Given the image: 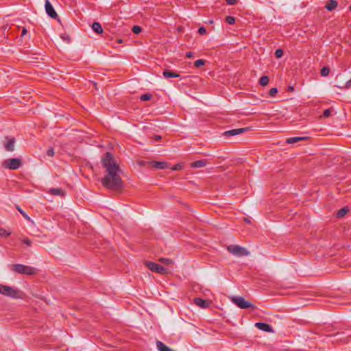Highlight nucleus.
Wrapping results in <instances>:
<instances>
[{
    "label": "nucleus",
    "mask_w": 351,
    "mask_h": 351,
    "mask_svg": "<svg viewBox=\"0 0 351 351\" xmlns=\"http://www.w3.org/2000/svg\"><path fill=\"white\" fill-rule=\"evenodd\" d=\"M153 167L158 169H165L169 168V165L166 162H152Z\"/></svg>",
    "instance_id": "4468645a"
},
{
    "label": "nucleus",
    "mask_w": 351,
    "mask_h": 351,
    "mask_svg": "<svg viewBox=\"0 0 351 351\" xmlns=\"http://www.w3.org/2000/svg\"><path fill=\"white\" fill-rule=\"evenodd\" d=\"M141 31H142V28H141L140 26L134 25V26H133V27H132V32H133L135 34H139L140 32H141Z\"/></svg>",
    "instance_id": "c756f323"
},
{
    "label": "nucleus",
    "mask_w": 351,
    "mask_h": 351,
    "mask_svg": "<svg viewBox=\"0 0 351 351\" xmlns=\"http://www.w3.org/2000/svg\"><path fill=\"white\" fill-rule=\"evenodd\" d=\"M350 86H351V79L350 80H348V82H346L344 86H337V87L340 88H348Z\"/></svg>",
    "instance_id": "e433bc0d"
},
{
    "label": "nucleus",
    "mask_w": 351,
    "mask_h": 351,
    "mask_svg": "<svg viewBox=\"0 0 351 351\" xmlns=\"http://www.w3.org/2000/svg\"><path fill=\"white\" fill-rule=\"evenodd\" d=\"M283 50L281 49H278L275 51V56L277 58H280L283 56Z\"/></svg>",
    "instance_id": "2f4dec72"
},
{
    "label": "nucleus",
    "mask_w": 351,
    "mask_h": 351,
    "mask_svg": "<svg viewBox=\"0 0 351 351\" xmlns=\"http://www.w3.org/2000/svg\"><path fill=\"white\" fill-rule=\"evenodd\" d=\"M16 209L23 215L24 218H25L26 219H29L28 215L19 206H16Z\"/></svg>",
    "instance_id": "473e14b6"
},
{
    "label": "nucleus",
    "mask_w": 351,
    "mask_h": 351,
    "mask_svg": "<svg viewBox=\"0 0 351 351\" xmlns=\"http://www.w3.org/2000/svg\"><path fill=\"white\" fill-rule=\"evenodd\" d=\"M269 77L266 75H263L262 76L260 80H259V84L263 86H265L266 85L268 84L269 83Z\"/></svg>",
    "instance_id": "4be33fe9"
},
{
    "label": "nucleus",
    "mask_w": 351,
    "mask_h": 351,
    "mask_svg": "<svg viewBox=\"0 0 351 351\" xmlns=\"http://www.w3.org/2000/svg\"><path fill=\"white\" fill-rule=\"evenodd\" d=\"M231 301L238 307L242 309L255 308V306L253 304L245 300L243 297L241 296H233L231 298Z\"/></svg>",
    "instance_id": "20e7f679"
},
{
    "label": "nucleus",
    "mask_w": 351,
    "mask_h": 351,
    "mask_svg": "<svg viewBox=\"0 0 351 351\" xmlns=\"http://www.w3.org/2000/svg\"><path fill=\"white\" fill-rule=\"evenodd\" d=\"M11 234L10 232L7 231L3 228L0 227V237H8Z\"/></svg>",
    "instance_id": "b1692460"
},
{
    "label": "nucleus",
    "mask_w": 351,
    "mask_h": 351,
    "mask_svg": "<svg viewBox=\"0 0 351 351\" xmlns=\"http://www.w3.org/2000/svg\"><path fill=\"white\" fill-rule=\"evenodd\" d=\"M118 43H122V40H118Z\"/></svg>",
    "instance_id": "49530a36"
},
{
    "label": "nucleus",
    "mask_w": 351,
    "mask_h": 351,
    "mask_svg": "<svg viewBox=\"0 0 351 351\" xmlns=\"http://www.w3.org/2000/svg\"><path fill=\"white\" fill-rule=\"evenodd\" d=\"M226 1L227 4L231 5H235L237 3V0H226Z\"/></svg>",
    "instance_id": "ea45409f"
},
{
    "label": "nucleus",
    "mask_w": 351,
    "mask_h": 351,
    "mask_svg": "<svg viewBox=\"0 0 351 351\" xmlns=\"http://www.w3.org/2000/svg\"><path fill=\"white\" fill-rule=\"evenodd\" d=\"M93 30L97 34H101L103 32V29L101 25L98 22H94L92 25Z\"/></svg>",
    "instance_id": "412c9836"
},
{
    "label": "nucleus",
    "mask_w": 351,
    "mask_h": 351,
    "mask_svg": "<svg viewBox=\"0 0 351 351\" xmlns=\"http://www.w3.org/2000/svg\"><path fill=\"white\" fill-rule=\"evenodd\" d=\"M245 221L247 223H250V221L247 219H245Z\"/></svg>",
    "instance_id": "c03bdc74"
},
{
    "label": "nucleus",
    "mask_w": 351,
    "mask_h": 351,
    "mask_svg": "<svg viewBox=\"0 0 351 351\" xmlns=\"http://www.w3.org/2000/svg\"><path fill=\"white\" fill-rule=\"evenodd\" d=\"M348 212V209L347 208H342L338 210L337 213V216L339 218L343 217L344 215L347 214Z\"/></svg>",
    "instance_id": "5701e85b"
},
{
    "label": "nucleus",
    "mask_w": 351,
    "mask_h": 351,
    "mask_svg": "<svg viewBox=\"0 0 351 351\" xmlns=\"http://www.w3.org/2000/svg\"><path fill=\"white\" fill-rule=\"evenodd\" d=\"M330 69L328 67L324 66L320 71L322 76L326 77L328 75Z\"/></svg>",
    "instance_id": "393cba45"
},
{
    "label": "nucleus",
    "mask_w": 351,
    "mask_h": 351,
    "mask_svg": "<svg viewBox=\"0 0 351 351\" xmlns=\"http://www.w3.org/2000/svg\"><path fill=\"white\" fill-rule=\"evenodd\" d=\"M255 326L258 328L259 330H261L265 332H274L271 326L266 323L263 322H257L255 324Z\"/></svg>",
    "instance_id": "f8f14e48"
},
{
    "label": "nucleus",
    "mask_w": 351,
    "mask_h": 351,
    "mask_svg": "<svg viewBox=\"0 0 351 351\" xmlns=\"http://www.w3.org/2000/svg\"><path fill=\"white\" fill-rule=\"evenodd\" d=\"M226 22L229 25H233L235 23V19L233 16H228L226 17Z\"/></svg>",
    "instance_id": "a878e982"
},
{
    "label": "nucleus",
    "mask_w": 351,
    "mask_h": 351,
    "mask_svg": "<svg viewBox=\"0 0 351 351\" xmlns=\"http://www.w3.org/2000/svg\"><path fill=\"white\" fill-rule=\"evenodd\" d=\"M289 90H293V87H289Z\"/></svg>",
    "instance_id": "a18cd8bd"
},
{
    "label": "nucleus",
    "mask_w": 351,
    "mask_h": 351,
    "mask_svg": "<svg viewBox=\"0 0 351 351\" xmlns=\"http://www.w3.org/2000/svg\"><path fill=\"white\" fill-rule=\"evenodd\" d=\"M23 243L28 246H30L32 244V241L29 239H25L23 241Z\"/></svg>",
    "instance_id": "58836bf2"
},
{
    "label": "nucleus",
    "mask_w": 351,
    "mask_h": 351,
    "mask_svg": "<svg viewBox=\"0 0 351 351\" xmlns=\"http://www.w3.org/2000/svg\"><path fill=\"white\" fill-rule=\"evenodd\" d=\"M193 56V53L191 51H188L186 53V57L189 58H191Z\"/></svg>",
    "instance_id": "a19ab883"
},
{
    "label": "nucleus",
    "mask_w": 351,
    "mask_h": 351,
    "mask_svg": "<svg viewBox=\"0 0 351 351\" xmlns=\"http://www.w3.org/2000/svg\"><path fill=\"white\" fill-rule=\"evenodd\" d=\"M205 64V60H202V59H199V60H196L195 62H194V66L197 68L201 66H203Z\"/></svg>",
    "instance_id": "cd10ccee"
},
{
    "label": "nucleus",
    "mask_w": 351,
    "mask_h": 351,
    "mask_svg": "<svg viewBox=\"0 0 351 351\" xmlns=\"http://www.w3.org/2000/svg\"><path fill=\"white\" fill-rule=\"evenodd\" d=\"M145 265L152 271L158 273L159 274H166L168 273V269L164 267L154 263V262H145Z\"/></svg>",
    "instance_id": "0eeeda50"
},
{
    "label": "nucleus",
    "mask_w": 351,
    "mask_h": 351,
    "mask_svg": "<svg viewBox=\"0 0 351 351\" xmlns=\"http://www.w3.org/2000/svg\"><path fill=\"white\" fill-rule=\"evenodd\" d=\"M45 11L51 18L56 19L58 17L56 12L53 9L49 0H45Z\"/></svg>",
    "instance_id": "6e6552de"
},
{
    "label": "nucleus",
    "mask_w": 351,
    "mask_h": 351,
    "mask_svg": "<svg viewBox=\"0 0 351 351\" xmlns=\"http://www.w3.org/2000/svg\"><path fill=\"white\" fill-rule=\"evenodd\" d=\"M156 347L159 351H173L160 341H156Z\"/></svg>",
    "instance_id": "f3484780"
},
{
    "label": "nucleus",
    "mask_w": 351,
    "mask_h": 351,
    "mask_svg": "<svg viewBox=\"0 0 351 351\" xmlns=\"http://www.w3.org/2000/svg\"><path fill=\"white\" fill-rule=\"evenodd\" d=\"M12 270L16 273L32 276L36 274V269L30 266L22 264H15L12 265Z\"/></svg>",
    "instance_id": "f03ea898"
},
{
    "label": "nucleus",
    "mask_w": 351,
    "mask_h": 351,
    "mask_svg": "<svg viewBox=\"0 0 351 351\" xmlns=\"http://www.w3.org/2000/svg\"><path fill=\"white\" fill-rule=\"evenodd\" d=\"M46 154L47 156L49 157H53L55 154V152H54V149L52 148V147H49L47 152H46Z\"/></svg>",
    "instance_id": "7c9ffc66"
},
{
    "label": "nucleus",
    "mask_w": 351,
    "mask_h": 351,
    "mask_svg": "<svg viewBox=\"0 0 351 351\" xmlns=\"http://www.w3.org/2000/svg\"><path fill=\"white\" fill-rule=\"evenodd\" d=\"M207 162L206 160H199L195 161L191 164V167L193 168H200L205 167Z\"/></svg>",
    "instance_id": "2eb2a0df"
},
{
    "label": "nucleus",
    "mask_w": 351,
    "mask_h": 351,
    "mask_svg": "<svg viewBox=\"0 0 351 351\" xmlns=\"http://www.w3.org/2000/svg\"><path fill=\"white\" fill-rule=\"evenodd\" d=\"M194 303L203 308H206L210 306V302L208 300L202 299L200 298H195L194 299Z\"/></svg>",
    "instance_id": "9b49d317"
},
{
    "label": "nucleus",
    "mask_w": 351,
    "mask_h": 351,
    "mask_svg": "<svg viewBox=\"0 0 351 351\" xmlns=\"http://www.w3.org/2000/svg\"><path fill=\"white\" fill-rule=\"evenodd\" d=\"M6 142L4 143L5 149L8 152H12L14 149V138L5 137Z\"/></svg>",
    "instance_id": "9d476101"
},
{
    "label": "nucleus",
    "mask_w": 351,
    "mask_h": 351,
    "mask_svg": "<svg viewBox=\"0 0 351 351\" xmlns=\"http://www.w3.org/2000/svg\"><path fill=\"white\" fill-rule=\"evenodd\" d=\"M151 98H152V95L149 94H147V93L143 94L140 97V99L141 101H148V100L151 99Z\"/></svg>",
    "instance_id": "c85d7f7f"
},
{
    "label": "nucleus",
    "mask_w": 351,
    "mask_h": 351,
    "mask_svg": "<svg viewBox=\"0 0 351 351\" xmlns=\"http://www.w3.org/2000/svg\"><path fill=\"white\" fill-rule=\"evenodd\" d=\"M335 337H336V341H340L343 342H347L349 341V337L345 335L343 332L337 333L335 335Z\"/></svg>",
    "instance_id": "aec40b11"
},
{
    "label": "nucleus",
    "mask_w": 351,
    "mask_h": 351,
    "mask_svg": "<svg viewBox=\"0 0 351 351\" xmlns=\"http://www.w3.org/2000/svg\"><path fill=\"white\" fill-rule=\"evenodd\" d=\"M27 33V29L26 28H23L22 29V32H21V36H24V35H25Z\"/></svg>",
    "instance_id": "79ce46f5"
},
{
    "label": "nucleus",
    "mask_w": 351,
    "mask_h": 351,
    "mask_svg": "<svg viewBox=\"0 0 351 351\" xmlns=\"http://www.w3.org/2000/svg\"><path fill=\"white\" fill-rule=\"evenodd\" d=\"M337 5H338V3L337 1L329 0L328 1H327L325 8L328 11H332L337 7Z\"/></svg>",
    "instance_id": "ddd939ff"
},
{
    "label": "nucleus",
    "mask_w": 351,
    "mask_h": 351,
    "mask_svg": "<svg viewBox=\"0 0 351 351\" xmlns=\"http://www.w3.org/2000/svg\"><path fill=\"white\" fill-rule=\"evenodd\" d=\"M182 168V165L181 164H177L174 165L173 167H171V169L173 171L180 170Z\"/></svg>",
    "instance_id": "4c0bfd02"
},
{
    "label": "nucleus",
    "mask_w": 351,
    "mask_h": 351,
    "mask_svg": "<svg viewBox=\"0 0 351 351\" xmlns=\"http://www.w3.org/2000/svg\"><path fill=\"white\" fill-rule=\"evenodd\" d=\"M154 138L155 140H156V141H159V140H160V139H161V136H159V135H155V136H154Z\"/></svg>",
    "instance_id": "37998d69"
},
{
    "label": "nucleus",
    "mask_w": 351,
    "mask_h": 351,
    "mask_svg": "<svg viewBox=\"0 0 351 351\" xmlns=\"http://www.w3.org/2000/svg\"><path fill=\"white\" fill-rule=\"evenodd\" d=\"M278 88H272L269 91V95L270 97H274L276 93H278Z\"/></svg>",
    "instance_id": "72a5a7b5"
},
{
    "label": "nucleus",
    "mask_w": 351,
    "mask_h": 351,
    "mask_svg": "<svg viewBox=\"0 0 351 351\" xmlns=\"http://www.w3.org/2000/svg\"><path fill=\"white\" fill-rule=\"evenodd\" d=\"M101 162L106 173L101 180L103 186L112 191H121L123 186L121 178V169L112 154L108 152L105 153Z\"/></svg>",
    "instance_id": "f257e3e1"
},
{
    "label": "nucleus",
    "mask_w": 351,
    "mask_h": 351,
    "mask_svg": "<svg viewBox=\"0 0 351 351\" xmlns=\"http://www.w3.org/2000/svg\"><path fill=\"white\" fill-rule=\"evenodd\" d=\"M165 78L179 77L180 75L169 70H165L162 73Z\"/></svg>",
    "instance_id": "dca6fc26"
},
{
    "label": "nucleus",
    "mask_w": 351,
    "mask_h": 351,
    "mask_svg": "<svg viewBox=\"0 0 351 351\" xmlns=\"http://www.w3.org/2000/svg\"><path fill=\"white\" fill-rule=\"evenodd\" d=\"M159 261L165 265H170V264L173 263V261L171 259L167 258H161L159 259Z\"/></svg>",
    "instance_id": "bb28decb"
},
{
    "label": "nucleus",
    "mask_w": 351,
    "mask_h": 351,
    "mask_svg": "<svg viewBox=\"0 0 351 351\" xmlns=\"http://www.w3.org/2000/svg\"><path fill=\"white\" fill-rule=\"evenodd\" d=\"M249 130L248 128H238V129H233L230 130H228L223 132L224 136H232L240 134L244 132H246Z\"/></svg>",
    "instance_id": "1a4fd4ad"
},
{
    "label": "nucleus",
    "mask_w": 351,
    "mask_h": 351,
    "mask_svg": "<svg viewBox=\"0 0 351 351\" xmlns=\"http://www.w3.org/2000/svg\"><path fill=\"white\" fill-rule=\"evenodd\" d=\"M227 250L229 252L237 256H244L250 254V252L245 248L237 245H229Z\"/></svg>",
    "instance_id": "39448f33"
},
{
    "label": "nucleus",
    "mask_w": 351,
    "mask_h": 351,
    "mask_svg": "<svg viewBox=\"0 0 351 351\" xmlns=\"http://www.w3.org/2000/svg\"><path fill=\"white\" fill-rule=\"evenodd\" d=\"M198 33L201 35H204L206 34V29L204 27H200L198 29Z\"/></svg>",
    "instance_id": "c9c22d12"
},
{
    "label": "nucleus",
    "mask_w": 351,
    "mask_h": 351,
    "mask_svg": "<svg viewBox=\"0 0 351 351\" xmlns=\"http://www.w3.org/2000/svg\"><path fill=\"white\" fill-rule=\"evenodd\" d=\"M350 12H351V6L350 7Z\"/></svg>",
    "instance_id": "de8ad7c7"
},
{
    "label": "nucleus",
    "mask_w": 351,
    "mask_h": 351,
    "mask_svg": "<svg viewBox=\"0 0 351 351\" xmlns=\"http://www.w3.org/2000/svg\"><path fill=\"white\" fill-rule=\"evenodd\" d=\"M306 138H307V137H305V136H304V137H300V136L291 137V138H288L286 140V143L288 144H292V143H295L299 141L305 140Z\"/></svg>",
    "instance_id": "a211bd4d"
},
{
    "label": "nucleus",
    "mask_w": 351,
    "mask_h": 351,
    "mask_svg": "<svg viewBox=\"0 0 351 351\" xmlns=\"http://www.w3.org/2000/svg\"><path fill=\"white\" fill-rule=\"evenodd\" d=\"M0 293L12 298H21V292L19 290L6 285H0Z\"/></svg>",
    "instance_id": "7ed1b4c3"
},
{
    "label": "nucleus",
    "mask_w": 351,
    "mask_h": 351,
    "mask_svg": "<svg viewBox=\"0 0 351 351\" xmlns=\"http://www.w3.org/2000/svg\"><path fill=\"white\" fill-rule=\"evenodd\" d=\"M49 193L53 195H58V196H64V192L62 189L60 188L51 189L49 191Z\"/></svg>",
    "instance_id": "6ab92c4d"
},
{
    "label": "nucleus",
    "mask_w": 351,
    "mask_h": 351,
    "mask_svg": "<svg viewBox=\"0 0 351 351\" xmlns=\"http://www.w3.org/2000/svg\"><path fill=\"white\" fill-rule=\"evenodd\" d=\"M331 110L330 109H326L323 112V117H328L330 115Z\"/></svg>",
    "instance_id": "f704fd0d"
},
{
    "label": "nucleus",
    "mask_w": 351,
    "mask_h": 351,
    "mask_svg": "<svg viewBox=\"0 0 351 351\" xmlns=\"http://www.w3.org/2000/svg\"><path fill=\"white\" fill-rule=\"evenodd\" d=\"M21 164L22 162L21 158H8L3 161V166L5 168L15 170L19 169L21 166Z\"/></svg>",
    "instance_id": "423d86ee"
}]
</instances>
